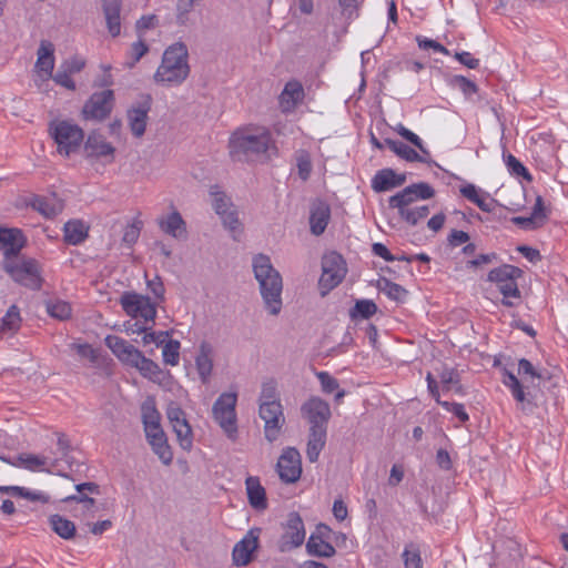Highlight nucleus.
<instances>
[{"label": "nucleus", "instance_id": "nucleus-1", "mask_svg": "<svg viewBox=\"0 0 568 568\" xmlns=\"http://www.w3.org/2000/svg\"><path fill=\"white\" fill-rule=\"evenodd\" d=\"M254 277L260 285V293L265 308L272 315L280 314L282 310V276L276 271L267 255L258 254L253 257Z\"/></svg>", "mask_w": 568, "mask_h": 568}, {"label": "nucleus", "instance_id": "nucleus-2", "mask_svg": "<svg viewBox=\"0 0 568 568\" xmlns=\"http://www.w3.org/2000/svg\"><path fill=\"white\" fill-rule=\"evenodd\" d=\"M518 374L521 376H529V379L524 377V381L529 383L527 386H524L518 377L507 369L503 373V383L510 389L511 395L516 399L520 409L525 413H532L537 407V403L536 394L530 388L538 387L539 381L545 379V376L526 358H521L518 362Z\"/></svg>", "mask_w": 568, "mask_h": 568}, {"label": "nucleus", "instance_id": "nucleus-3", "mask_svg": "<svg viewBox=\"0 0 568 568\" xmlns=\"http://www.w3.org/2000/svg\"><path fill=\"white\" fill-rule=\"evenodd\" d=\"M272 144L268 131L251 128L237 129L230 138L229 150L234 161H250L264 155Z\"/></svg>", "mask_w": 568, "mask_h": 568}, {"label": "nucleus", "instance_id": "nucleus-4", "mask_svg": "<svg viewBox=\"0 0 568 568\" xmlns=\"http://www.w3.org/2000/svg\"><path fill=\"white\" fill-rule=\"evenodd\" d=\"M189 51L183 42L168 47L162 55L154 80L165 85H180L190 74Z\"/></svg>", "mask_w": 568, "mask_h": 568}, {"label": "nucleus", "instance_id": "nucleus-5", "mask_svg": "<svg viewBox=\"0 0 568 568\" xmlns=\"http://www.w3.org/2000/svg\"><path fill=\"white\" fill-rule=\"evenodd\" d=\"M49 133L58 145V153L64 156L77 152L84 140L83 130L67 120L52 121L49 125Z\"/></svg>", "mask_w": 568, "mask_h": 568}, {"label": "nucleus", "instance_id": "nucleus-6", "mask_svg": "<svg viewBox=\"0 0 568 568\" xmlns=\"http://www.w3.org/2000/svg\"><path fill=\"white\" fill-rule=\"evenodd\" d=\"M236 403V393H222L212 407L215 422L223 429L227 438L233 442L237 438Z\"/></svg>", "mask_w": 568, "mask_h": 568}, {"label": "nucleus", "instance_id": "nucleus-7", "mask_svg": "<svg viewBox=\"0 0 568 568\" xmlns=\"http://www.w3.org/2000/svg\"><path fill=\"white\" fill-rule=\"evenodd\" d=\"M347 272L343 256L336 252L325 254L322 258V275L318 281L321 295H327L345 277Z\"/></svg>", "mask_w": 568, "mask_h": 568}, {"label": "nucleus", "instance_id": "nucleus-8", "mask_svg": "<svg viewBox=\"0 0 568 568\" xmlns=\"http://www.w3.org/2000/svg\"><path fill=\"white\" fill-rule=\"evenodd\" d=\"M524 271L510 264L499 266V293L503 295L501 304L516 307L523 303V296L517 280L523 277Z\"/></svg>", "mask_w": 568, "mask_h": 568}, {"label": "nucleus", "instance_id": "nucleus-9", "mask_svg": "<svg viewBox=\"0 0 568 568\" xmlns=\"http://www.w3.org/2000/svg\"><path fill=\"white\" fill-rule=\"evenodd\" d=\"M4 271L21 285L31 288L40 290L42 278L40 275L39 265L34 260H27L21 263L7 261L3 264Z\"/></svg>", "mask_w": 568, "mask_h": 568}, {"label": "nucleus", "instance_id": "nucleus-10", "mask_svg": "<svg viewBox=\"0 0 568 568\" xmlns=\"http://www.w3.org/2000/svg\"><path fill=\"white\" fill-rule=\"evenodd\" d=\"M114 105V92L110 89L94 92L84 103L83 118L87 120L102 121L112 112Z\"/></svg>", "mask_w": 568, "mask_h": 568}, {"label": "nucleus", "instance_id": "nucleus-11", "mask_svg": "<svg viewBox=\"0 0 568 568\" xmlns=\"http://www.w3.org/2000/svg\"><path fill=\"white\" fill-rule=\"evenodd\" d=\"M276 469L285 484L296 483L302 475V459L300 452L294 447H287L281 454Z\"/></svg>", "mask_w": 568, "mask_h": 568}, {"label": "nucleus", "instance_id": "nucleus-12", "mask_svg": "<svg viewBox=\"0 0 568 568\" xmlns=\"http://www.w3.org/2000/svg\"><path fill=\"white\" fill-rule=\"evenodd\" d=\"M260 417L264 420V435L265 438L273 443L275 442L285 424V416L283 413L282 404H260Z\"/></svg>", "mask_w": 568, "mask_h": 568}, {"label": "nucleus", "instance_id": "nucleus-13", "mask_svg": "<svg viewBox=\"0 0 568 568\" xmlns=\"http://www.w3.org/2000/svg\"><path fill=\"white\" fill-rule=\"evenodd\" d=\"M305 527L298 513L292 511L287 516L284 534L281 537V550L287 551L303 545L305 540Z\"/></svg>", "mask_w": 568, "mask_h": 568}, {"label": "nucleus", "instance_id": "nucleus-14", "mask_svg": "<svg viewBox=\"0 0 568 568\" xmlns=\"http://www.w3.org/2000/svg\"><path fill=\"white\" fill-rule=\"evenodd\" d=\"M152 98L144 94L128 110V121L132 134L141 138L145 133L148 114L151 110Z\"/></svg>", "mask_w": 568, "mask_h": 568}, {"label": "nucleus", "instance_id": "nucleus-15", "mask_svg": "<svg viewBox=\"0 0 568 568\" xmlns=\"http://www.w3.org/2000/svg\"><path fill=\"white\" fill-rule=\"evenodd\" d=\"M104 342L105 345L122 363L134 368L143 357V353L141 351L119 336L108 335Z\"/></svg>", "mask_w": 568, "mask_h": 568}, {"label": "nucleus", "instance_id": "nucleus-16", "mask_svg": "<svg viewBox=\"0 0 568 568\" xmlns=\"http://www.w3.org/2000/svg\"><path fill=\"white\" fill-rule=\"evenodd\" d=\"M435 195V190L426 182L410 184L390 196L388 205L414 204L417 200H428Z\"/></svg>", "mask_w": 568, "mask_h": 568}, {"label": "nucleus", "instance_id": "nucleus-17", "mask_svg": "<svg viewBox=\"0 0 568 568\" xmlns=\"http://www.w3.org/2000/svg\"><path fill=\"white\" fill-rule=\"evenodd\" d=\"M260 534V528H252L242 540L235 544L232 557L236 566H246L252 560V554L258 547Z\"/></svg>", "mask_w": 568, "mask_h": 568}, {"label": "nucleus", "instance_id": "nucleus-18", "mask_svg": "<svg viewBox=\"0 0 568 568\" xmlns=\"http://www.w3.org/2000/svg\"><path fill=\"white\" fill-rule=\"evenodd\" d=\"M301 412L311 426H327L331 418V408L328 403L320 397H312L305 402L301 407Z\"/></svg>", "mask_w": 568, "mask_h": 568}, {"label": "nucleus", "instance_id": "nucleus-19", "mask_svg": "<svg viewBox=\"0 0 568 568\" xmlns=\"http://www.w3.org/2000/svg\"><path fill=\"white\" fill-rule=\"evenodd\" d=\"M83 150L87 159L110 158V162L113 161L115 154V148L106 141L103 134L95 131L88 135Z\"/></svg>", "mask_w": 568, "mask_h": 568}, {"label": "nucleus", "instance_id": "nucleus-20", "mask_svg": "<svg viewBox=\"0 0 568 568\" xmlns=\"http://www.w3.org/2000/svg\"><path fill=\"white\" fill-rule=\"evenodd\" d=\"M26 236L19 229L0 226V251L7 258L17 256L26 245Z\"/></svg>", "mask_w": 568, "mask_h": 568}, {"label": "nucleus", "instance_id": "nucleus-21", "mask_svg": "<svg viewBox=\"0 0 568 568\" xmlns=\"http://www.w3.org/2000/svg\"><path fill=\"white\" fill-rule=\"evenodd\" d=\"M75 489H77V494L65 497L63 499V501H65V503L74 501V503L82 504L83 508L87 511L93 513L97 501L91 496L101 494L99 485L95 483H92V481L82 483V484H78L75 486Z\"/></svg>", "mask_w": 568, "mask_h": 568}, {"label": "nucleus", "instance_id": "nucleus-22", "mask_svg": "<svg viewBox=\"0 0 568 568\" xmlns=\"http://www.w3.org/2000/svg\"><path fill=\"white\" fill-rule=\"evenodd\" d=\"M148 443L153 453L164 465H170L173 460V452L168 443V437L162 428L145 433Z\"/></svg>", "mask_w": 568, "mask_h": 568}, {"label": "nucleus", "instance_id": "nucleus-23", "mask_svg": "<svg viewBox=\"0 0 568 568\" xmlns=\"http://www.w3.org/2000/svg\"><path fill=\"white\" fill-rule=\"evenodd\" d=\"M159 227L165 234L176 239L185 240L187 235L186 223L178 211H173L166 216L158 220Z\"/></svg>", "mask_w": 568, "mask_h": 568}, {"label": "nucleus", "instance_id": "nucleus-24", "mask_svg": "<svg viewBox=\"0 0 568 568\" xmlns=\"http://www.w3.org/2000/svg\"><path fill=\"white\" fill-rule=\"evenodd\" d=\"M36 69L44 80L52 77L54 69V47L50 41L42 40L38 49Z\"/></svg>", "mask_w": 568, "mask_h": 568}, {"label": "nucleus", "instance_id": "nucleus-25", "mask_svg": "<svg viewBox=\"0 0 568 568\" xmlns=\"http://www.w3.org/2000/svg\"><path fill=\"white\" fill-rule=\"evenodd\" d=\"M29 205L45 219H53L59 215L63 209L64 203L61 199L58 197H45L41 195H34Z\"/></svg>", "mask_w": 568, "mask_h": 568}, {"label": "nucleus", "instance_id": "nucleus-26", "mask_svg": "<svg viewBox=\"0 0 568 568\" xmlns=\"http://www.w3.org/2000/svg\"><path fill=\"white\" fill-rule=\"evenodd\" d=\"M327 426L313 425L310 427L306 456L311 463L318 460L326 443Z\"/></svg>", "mask_w": 568, "mask_h": 568}, {"label": "nucleus", "instance_id": "nucleus-27", "mask_svg": "<svg viewBox=\"0 0 568 568\" xmlns=\"http://www.w3.org/2000/svg\"><path fill=\"white\" fill-rule=\"evenodd\" d=\"M304 99V89L298 81H290L285 84L280 95V105L283 112L293 111Z\"/></svg>", "mask_w": 568, "mask_h": 568}, {"label": "nucleus", "instance_id": "nucleus-28", "mask_svg": "<svg viewBox=\"0 0 568 568\" xmlns=\"http://www.w3.org/2000/svg\"><path fill=\"white\" fill-rule=\"evenodd\" d=\"M212 355V345L205 341L202 342L200 345L199 354L195 357V365L203 384L209 383L210 376L213 371Z\"/></svg>", "mask_w": 568, "mask_h": 568}, {"label": "nucleus", "instance_id": "nucleus-29", "mask_svg": "<svg viewBox=\"0 0 568 568\" xmlns=\"http://www.w3.org/2000/svg\"><path fill=\"white\" fill-rule=\"evenodd\" d=\"M121 0H102L106 27L112 37H118L121 32Z\"/></svg>", "mask_w": 568, "mask_h": 568}, {"label": "nucleus", "instance_id": "nucleus-30", "mask_svg": "<svg viewBox=\"0 0 568 568\" xmlns=\"http://www.w3.org/2000/svg\"><path fill=\"white\" fill-rule=\"evenodd\" d=\"M245 484L250 505L256 510H265L267 508L266 493L260 479L250 476Z\"/></svg>", "mask_w": 568, "mask_h": 568}, {"label": "nucleus", "instance_id": "nucleus-31", "mask_svg": "<svg viewBox=\"0 0 568 568\" xmlns=\"http://www.w3.org/2000/svg\"><path fill=\"white\" fill-rule=\"evenodd\" d=\"M63 233L65 243L79 245L89 236V226L81 220H71L64 224Z\"/></svg>", "mask_w": 568, "mask_h": 568}, {"label": "nucleus", "instance_id": "nucleus-32", "mask_svg": "<svg viewBox=\"0 0 568 568\" xmlns=\"http://www.w3.org/2000/svg\"><path fill=\"white\" fill-rule=\"evenodd\" d=\"M331 216L329 206L324 202H318L311 210L310 224L311 232L314 235H321L324 233Z\"/></svg>", "mask_w": 568, "mask_h": 568}, {"label": "nucleus", "instance_id": "nucleus-33", "mask_svg": "<svg viewBox=\"0 0 568 568\" xmlns=\"http://www.w3.org/2000/svg\"><path fill=\"white\" fill-rule=\"evenodd\" d=\"M390 209H397L398 215L402 220H404L409 225L414 226L419 221L424 220L429 214L428 205H416L405 204V205H389Z\"/></svg>", "mask_w": 568, "mask_h": 568}, {"label": "nucleus", "instance_id": "nucleus-34", "mask_svg": "<svg viewBox=\"0 0 568 568\" xmlns=\"http://www.w3.org/2000/svg\"><path fill=\"white\" fill-rule=\"evenodd\" d=\"M2 460L13 465V466H22L31 471H41L47 470L44 467L49 463V458L44 456H38L33 454H20L14 462L2 458Z\"/></svg>", "mask_w": 568, "mask_h": 568}, {"label": "nucleus", "instance_id": "nucleus-35", "mask_svg": "<svg viewBox=\"0 0 568 568\" xmlns=\"http://www.w3.org/2000/svg\"><path fill=\"white\" fill-rule=\"evenodd\" d=\"M170 424L176 435V439L181 448L184 450H191L193 446V432L186 416Z\"/></svg>", "mask_w": 568, "mask_h": 568}, {"label": "nucleus", "instance_id": "nucleus-36", "mask_svg": "<svg viewBox=\"0 0 568 568\" xmlns=\"http://www.w3.org/2000/svg\"><path fill=\"white\" fill-rule=\"evenodd\" d=\"M141 413L145 433L162 428L160 424L161 415L153 400L144 402L141 407Z\"/></svg>", "mask_w": 568, "mask_h": 568}, {"label": "nucleus", "instance_id": "nucleus-37", "mask_svg": "<svg viewBox=\"0 0 568 568\" xmlns=\"http://www.w3.org/2000/svg\"><path fill=\"white\" fill-rule=\"evenodd\" d=\"M52 530L63 539H72L75 536L77 528L73 521L58 514L51 515L49 518Z\"/></svg>", "mask_w": 568, "mask_h": 568}, {"label": "nucleus", "instance_id": "nucleus-38", "mask_svg": "<svg viewBox=\"0 0 568 568\" xmlns=\"http://www.w3.org/2000/svg\"><path fill=\"white\" fill-rule=\"evenodd\" d=\"M306 551L310 556L320 558H331L336 554V550L329 540H315L314 537L308 538L306 542Z\"/></svg>", "mask_w": 568, "mask_h": 568}, {"label": "nucleus", "instance_id": "nucleus-39", "mask_svg": "<svg viewBox=\"0 0 568 568\" xmlns=\"http://www.w3.org/2000/svg\"><path fill=\"white\" fill-rule=\"evenodd\" d=\"M377 286L381 292L398 303H403L408 295L407 290L386 277H381L377 282Z\"/></svg>", "mask_w": 568, "mask_h": 568}, {"label": "nucleus", "instance_id": "nucleus-40", "mask_svg": "<svg viewBox=\"0 0 568 568\" xmlns=\"http://www.w3.org/2000/svg\"><path fill=\"white\" fill-rule=\"evenodd\" d=\"M395 171L393 169L379 170L372 180V189L375 192H385L396 187Z\"/></svg>", "mask_w": 568, "mask_h": 568}, {"label": "nucleus", "instance_id": "nucleus-41", "mask_svg": "<svg viewBox=\"0 0 568 568\" xmlns=\"http://www.w3.org/2000/svg\"><path fill=\"white\" fill-rule=\"evenodd\" d=\"M504 189V196L509 193L514 196V199L508 200L504 199V203H499V206H503L509 211L516 212L520 207H523V199L525 196V189L521 185L515 184L514 186H505L501 185Z\"/></svg>", "mask_w": 568, "mask_h": 568}, {"label": "nucleus", "instance_id": "nucleus-42", "mask_svg": "<svg viewBox=\"0 0 568 568\" xmlns=\"http://www.w3.org/2000/svg\"><path fill=\"white\" fill-rule=\"evenodd\" d=\"M21 323L20 312L16 305H11L0 323V334L16 333Z\"/></svg>", "mask_w": 568, "mask_h": 568}, {"label": "nucleus", "instance_id": "nucleus-43", "mask_svg": "<svg viewBox=\"0 0 568 568\" xmlns=\"http://www.w3.org/2000/svg\"><path fill=\"white\" fill-rule=\"evenodd\" d=\"M377 312V305L371 300H358L354 307L349 310V317L352 321L358 318L368 320Z\"/></svg>", "mask_w": 568, "mask_h": 568}, {"label": "nucleus", "instance_id": "nucleus-44", "mask_svg": "<svg viewBox=\"0 0 568 568\" xmlns=\"http://www.w3.org/2000/svg\"><path fill=\"white\" fill-rule=\"evenodd\" d=\"M146 296L140 295L134 292H125L121 296L120 303L122 305L123 311L131 316L132 318H136V312L139 307H141L143 300Z\"/></svg>", "mask_w": 568, "mask_h": 568}, {"label": "nucleus", "instance_id": "nucleus-45", "mask_svg": "<svg viewBox=\"0 0 568 568\" xmlns=\"http://www.w3.org/2000/svg\"><path fill=\"white\" fill-rule=\"evenodd\" d=\"M440 384L444 393H463V387L459 384V374L455 369L445 368L440 374Z\"/></svg>", "mask_w": 568, "mask_h": 568}, {"label": "nucleus", "instance_id": "nucleus-46", "mask_svg": "<svg viewBox=\"0 0 568 568\" xmlns=\"http://www.w3.org/2000/svg\"><path fill=\"white\" fill-rule=\"evenodd\" d=\"M503 159L505 161V164L511 175H515L517 178H523L528 182L532 181L531 174L528 172V170L524 166V164L516 159L513 154L503 152Z\"/></svg>", "mask_w": 568, "mask_h": 568}, {"label": "nucleus", "instance_id": "nucleus-47", "mask_svg": "<svg viewBox=\"0 0 568 568\" xmlns=\"http://www.w3.org/2000/svg\"><path fill=\"white\" fill-rule=\"evenodd\" d=\"M48 314L57 320L64 321L71 316V306L68 302L55 300L45 303Z\"/></svg>", "mask_w": 568, "mask_h": 568}, {"label": "nucleus", "instance_id": "nucleus-48", "mask_svg": "<svg viewBox=\"0 0 568 568\" xmlns=\"http://www.w3.org/2000/svg\"><path fill=\"white\" fill-rule=\"evenodd\" d=\"M393 152L407 162L429 163L424 156L419 155L413 148L402 141H398L397 144H393Z\"/></svg>", "mask_w": 568, "mask_h": 568}, {"label": "nucleus", "instance_id": "nucleus-49", "mask_svg": "<svg viewBox=\"0 0 568 568\" xmlns=\"http://www.w3.org/2000/svg\"><path fill=\"white\" fill-rule=\"evenodd\" d=\"M181 344L176 339H170L165 343L162 351L163 362L168 365L175 366L180 361Z\"/></svg>", "mask_w": 568, "mask_h": 568}, {"label": "nucleus", "instance_id": "nucleus-50", "mask_svg": "<svg viewBox=\"0 0 568 568\" xmlns=\"http://www.w3.org/2000/svg\"><path fill=\"white\" fill-rule=\"evenodd\" d=\"M196 0H176V23L184 26L190 19V13L193 11Z\"/></svg>", "mask_w": 568, "mask_h": 568}, {"label": "nucleus", "instance_id": "nucleus-51", "mask_svg": "<svg viewBox=\"0 0 568 568\" xmlns=\"http://www.w3.org/2000/svg\"><path fill=\"white\" fill-rule=\"evenodd\" d=\"M135 368L139 369L143 377L150 378L152 381H155V377L162 374L160 366L144 355Z\"/></svg>", "mask_w": 568, "mask_h": 568}, {"label": "nucleus", "instance_id": "nucleus-52", "mask_svg": "<svg viewBox=\"0 0 568 568\" xmlns=\"http://www.w3.org/2000/svg\"><path fill=\"white\" fill-rule=\"evenodd\" d=\"M448 82L453 88L459 89L466 97L476 93L478 90L475 82L463 75H453Z\"/></svg>", "mask_w": 568, "mask_h": 568}, {"label": "nucleus", "instance_id": "nucleus-53", "mask_svg": "<svg viewBox=\"0 0 568 568\" xmlns=\"http://www.w3.org/2000/svg\"><path fill=\"white\" fill-rule=\"evenodd\" d=\"M223 225L230 230L234 240H237V235L242 233V224L237 217L236 211H227L220 215Z\"/></svg>", "mask_w": 568, "mask_h": 568}, {"label": "nucleus", "instance_id": "nucleus-54", "mask_svg": "<svg viewBox=\"0 0 568 568\" xmlns=\"http://www.w3.org/2000/svg\"><path fill=\"white\" fill-rule=\"evenodd\" d=\"M260 404H281L275 382L270 381L263 384L262 392L260 395Z\"/></svg>", "mask_w": 568, "mask_h": 568}, {"label": "nucleus", "instance_id": "nucleus-55", "mask_svg": "<svg viewBox=\"0 0 568 568\" xmlns=\"http://www.w3.org/2000/svg\"><path fill=\"white\" fill-rule=\"evenodd\" d=\"M501 547L505 552L504 560H509L513 562L521 557L520 546L516 540L511 538H505L501 540Z\"/></svg>", "mask_w": 568, "mask_h": 568}, {"label": "nucleus", "instance_id": "nucleus-56", "mask_svg": "<svg viewBox=\"0 0 568 568\" xmlns=\"http://www.w3.org/2000/svg\"><path fill=\"white\" fill-rule=\"evenodd\" d=\"M211 194L213 195V209L217 215H222L223 213L230 211L232 203L225 193L220 191H212Z\"/></svg>", "mask_w": 568, "mask_h": 568}, {"label": "nucleus", "instance_id": "nucleus-57", "mask_svg": "<svg viewBox=\"0 0 568 568\" xmlns=\"http://www.w3.org/2000/svg\"><path fill=\"white\" fill-rule=\"evenodd\" d=\"M156 316L155 304L151 302V298L146 296L141 307L136 312V318H143L145 322H153Z\"/></svg>", "mask_w": 568, "mask_h": 568}, {"label": "nucleus", "instance_id": "nucleus-58", "mask_svg": "<svg viewBox=\"0 0 568 568\" xmlns=\"http://www.w3.org/2000/svg\"><path fill=\"white\" fill-rule=\"evenodd\" d=\"M396 132L405 140L414 144L416 148H418L423 154L428 155L429 152L426 150L423 145L422 140L417 134L412 132L410 130L406 129L403 124H398L396 128Z\"/></svg>", "mask_w": 568, "mask_h": 568}, {"label": "nucleus", "instance_id": "nucleus-59", "mask_svg": "<svg viewBox=\"0 0 568 568\" xmlns=\"http://www.w3.org/2000/svg\"><path fill=\"white\" fill-rule=\"evenodd\" d=\"M52 79L57 84L74 91L75 90V82L71 79V73L67 72L64 68L61 65L59 67L55 74L52 73Z\"/></svg>", "mask_w": 568, "mask_h": 568}, {"label": "nucleus", "instance_id": "nucleus-60", "mask_svg": "<svg viewBox=\"0 0 568 568\" xmlns=\"http://www.w3.org/2000/svg\"><path fill=\"white\" fill-rule=\"evenodd\" d=\"M531 216L537 221V225H544L548 219V210L545 206L542 196L538 195L532 207Z\"/></svg>", "mask_w": 568, "mask_h": 568}, {"label": "nucleus", "instance_id": "nucleus-61", "mask_svg": "<svg viewBox=\"0 0 568 568\" xmlns=\"http://www.w3.org/2000/svg\"><path fill=\"white\" fill-rule=\"evenodd\" d=\"M58 440V450L60 453L61 460H65L69 463V454L73 450L72 444L69 439V437L64 433H57Z\"/></svg>", "mask_w": 568, "mask_h": 568}, {"label": "nucleus", "instance_id": "nucleus-62", "mask_svg": "<svg viewBox=\"0 0 568 568\" xmlns=\"http://www.w3.org/2000/svg\"><path fill=\"white\" fill-rule=\"evenodd\" d=\"M317 378L321 383L324 393L331 394L338 389V382L335 377L331 376L327 372L317 373Z\"/></svg>", "mask_w": 568, "mask_h": 568}, {"label": "nucleus", "instance_id": "nucleus-63", "mask_svg": "<svg viewBox=\"0 0 568 568\" xmlns=\"http://www.w3.org/2000/svg\"><path fill=\"white\" fill-rule=\"evenodd\" d=\"M439 405L443 406L446 410L452 412L463 423L469 419L463 404L443 400L439 402Z\"/></svg>", "mask_w": 568, "mask_h": 568}, {"label": "nucleus", "instance_id": "nucleus-64", "mask_svg": "<svg viewBox=\"0 0 568 568\" xmlns=\"http://www.w3.org/2000/svg\"><path fill=\"white\" fill-rule=\"evenodd\" d=\"M403 558L406 568H422V559L418 549L410 550L405 548Z\"/></svg>", "mask_w": 568, "mask_h": 568}]
</instances>
